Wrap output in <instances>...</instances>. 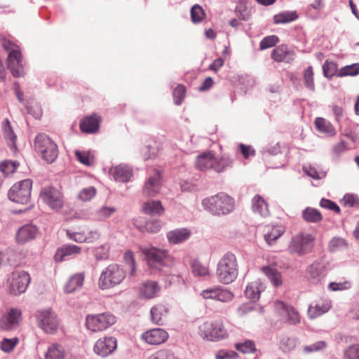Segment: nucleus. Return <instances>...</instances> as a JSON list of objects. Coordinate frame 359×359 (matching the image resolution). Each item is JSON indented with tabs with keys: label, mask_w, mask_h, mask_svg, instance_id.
Segmentation results:
<instances>
[{
	"label": "nucleus",
	"mask_w": 359,
	"mask_h": 359,
	"mask_svg": "<svg viewBox=\"0 0 359 359\" xmlns=\"http://www.w3.org/2000/svg\"><path fill=\"white\" fill-rule=\"evenodd\" d=\"M203 208L213 215H226L235 208L234 199L224 193L207 197L201 202Z\"/></svg>",
	"instance_id": "1"
},
{
	"label": "nucleus",
	"mask_w": 359,
	"mask_h": 359,
	"mask_svg": "<svg viewBox=\"0 0 359 359\" xmlns=\"http://www.w3.org/2000/svg\"><path fill=\"white\" fill-rule=\"evenodd\" d=\"M216 274L219 282L223 284L231 283L237 278L238 265L235 255L227 252L219 259Z\"/></svg>",
	"instance_id": "2"
},
{
	"label": "nucleus",
	"mask_w": 359,
	"mask_h": 359,
	"mask_svg": "<svg viewBox=\"0 0 359 359\" xmlns=\"http://www.w3.org/2000/svg\"><path fill=\"white\" fill-rule=\"evenodd\" d=\"M126 278V271L118 264H110L101 273L98 285L102 290L119 285Z\"/></svg>",
	"instance_id": "3"
},
{
	"label": "nucleus",
	"mask_w": 359,
	"mask_h": 359,
	"mask_svg": "<svg viewBox=\"0 0 359 359\" xmlns=\"http://www.w3.org/2000/svg\"><path fill=\"white\" fill-rule=\"evenodd\" d=\"M198 334L210 341H219L228 337V332L221 320L205 321L198 326Z\"/></svg>",
	"instance_id": "4"
},
{
	"label": "nucleus",
	"mask_w": 359,
	"mask_h": 359,
	"mask_svg": "<svg viewBox=\"0 0 359 359\" xmlns=\"http://www.w3.org/2000/svg\"><path fill=\"white\" fill-rule=\"evenodd\" d=\"M36 324L44 332L55 334L59 327L60 320L57 314L50 308L41 309L35 313Z\"/></svg>",
	"instance_id": "5"
},
{
	"label": "nucleus",
	"mask_w": 359,
	"mask_h": 359,
	"mask_svg": "<svg viewBox=\"0 0 359 359\" xmlns=\"http://www.w3.org/2000/svg\"><path fill=\"white\" fill-rule=\"evenodd\" d=\"M34 147L47 163H53L57 157L58 150L55 142L45 134H39L34 141Z\"/></svg>",
	"instance_id": "6"
},
{
	"label": "nucleus",
	"mask_w": 359,
	"mask_h": 359,
	"mask_svg": "<svg viewBox=\"0 0 359 359\" xmlns=\"http://www.w3.org/2000/svg\"><path fill=\"white\" fill-rule=\"evenodd\" d=\"M29 274L25 271H13L8 278L6 287L8 292L13 295L25 293L30 283Z\"/></svg>",
	"instance_id": "7"
},
{
	"label": "nucleus",
	"mask_w": 359,
	"mask_h": 359,
	"mask_svg": "<svg viewBox=\"0 0 359 359\" xmlns=\"http://www.w3.org/2000/svg\"><path fill=\"white\" fill-rule=\"evenodd\" d=\"M313 237L309 233H299L293 236L289 243L290 254L303 256L311 252L313 247Z\"/></svg>",
	"instance_id": "8"
},
{
	"label": "nucleus",
	"mask_w": 359,
	"mask_h": 359,
	"mask_svg": "<svg viewBox=\"0 0 359 359\" xmlns=\"http://www.w3.org/2000/svg\"><path fill=\"white\" fill-rule=\"evenodd\" d=\"M142 251L148 265L158 270H161L163 266L168 265L171 262L168 252L165 250L150 247L144 248Z\"/></svg>",
	"instance_id": "9"
},
{
	"label": "nucleus",
	"mask_w": 359,
	"mask_h": 359,
	"mask_svg": "<svg viewBox=\"0 0 359 359\" xmlns=\"http://www.w3.org/2000/svg\"><path fill=\"white\" fill-rule=\"evenodd\" d=\"M32 182L29 179L15 184L8 191L11 201L21 204H27L31 197Z\"/></svg>",
	"instance_id": "10"
},
{
	"label": "nucleus",
	"mask_w": 359,
	"mask_h": 359,
	"mask_svg": "<svg viewBox=\"0 0 359 359\" xmlns=\"http://www.w3.org/2000/svg\"><path fill=\"white\" fill-rule=\"evenodd\" d=\"M116 317L108 312L88 315L86 318L87 328L92 332L105 330L116 323Z\"/></svg>",
	"instance_id": "11"
},
{
	"label": "nucleus",
	"mask_w": 359,
	"mask_h": 359,
	"mask_svg": "<svg viewBox=\"0 0 359 359\" xmlns=\"http://www.w3.org/2000/svg\"><path fill=\"white\" fill-rule=\"evenodd\" d=\"M40 198L52 210L57 211L63 207V195L55 187H43L41 191Z\"/></svg>",
	"instance_id": "12"
},
{
	"label": "nucleus",
	"mask_w": 359,
	"mask_h": 359,
	"mask_svg": "<svg viewBox=\"0 0 359 359\" xmlns=\"http://www.w3.org/2000/svg\"><path fill=\"white\" fill-rule=\"evenodd\" d=\"M201 296L204 299H212L223 303L230 302L234 298L233 292L221 286H215L203 290L201 292Z\"/></svg>",
	"instance_id": "13"
},
{
	"label": "nucleus",
	"mask_w": 359,
	"mask_h": 359,
	"mask_svg": "<svg viewBox=\"0 0 359 359\" xmlns=\"http://www.w3.org/2000/svg\"><path fill=\"white\" fill-rule=\"evenodd\" d=\"M274 309L283 320L292 325L300 322V316L298 312L292 306L287 305L281 301H276L274 303Z\"/></svg>",
	"instance_id": "14"
},
{
	"label": "nucleus",
	"mask_w": 359,
	"mask_h": 359,
	"mask_svg": "<svg viewBox=\"0 0 359 359\" xmlns=\"http://www.w3.org/2000/svg\"><path fill=\"white\" fill-rule=\"evenodd\" d=\"M117 341L113 337L106 336L99 339L93 346V351L101 357H107L116 348Z\"/></svg>",
	"instance_id": "15"
},
{
	"label": "nucleus",
	"mask_w": 359,
	"mask_h": 359,
	"mask_svg": "<svg viewBox=\"0 0 359 359\" xmlns=\"http://www.w3.org/2000/svg\"><path fill=\"white\" fill-rule=\"evenodd\" d=\"M21 315L20 309L17 308L11 309L0 318V328L6 331L16 329L21 320Z\"/></svg>",
	"instance_id": "16"
},
{
	"label": "nucleus",
	"mask_w": 359,
	"mask_h": 359,
	"mask_svg": "<svg viewBox=\"0 0 359 359\" xmlns=\"http://www.w3.org/2000/svg\"><path fill=\"white\" fill-rule=\"evenodd\" d=\"M161 286L155 280H146L138 287L137 294L140 299L149 300L158 297Z\"/></svg>",
	"instance_id": "17"
},
{
	"label": "nucleus",
	"mask_w": 359,
	"mask_h": 359,
	"mask_svg": "<svg viewBox=\"0 0 359 359\" xmlns=\"http://www.w3.org/2000/svg\"><path fill=\"white\" fill-rule=\"evenodd\" d=\"M327 275V270L324 264L319 261H315L306 269V278L313 284L321 283Z\"/></svg>",
	"instance_id": "18"
},
{
	"label": "nucleus",
	"mask_w": 359,
	"mask_h": 359,
	"mask_svg": "<svg viewBox=\"0 0 359 359\" xmlns=\"http://www.w3.org/2000/svg\"><path fill=\"white\" fill-rule=\"evenodd\" d=\"M161 189V175L158 170H154L147 179L144 187L143 194L148 196H154L159 193Z\"/></svg>",
	"instance_id": "19"
},
{
	"label": "nucleus",
	"mask_w": 359,
	"mask_h": 359,
	"mask_svg": "<svg viewBox=\"0 0 359 359\" xmlns=\"http://www.w3.org/2000/svg\"><path fill=\"white\" fill-rule=\"evenodd\" d=\"M168 338V332L161 328L151 329L142 334V339L151 345H159Z\"/></svg>",
	"instance_id": "20"
},
{
	"label": "nucleus",
	"mask_w": 359,
	"mask_h": 359,
	"mask_svg": "<svg viewBox=\"0 0 359 359\" xmlns=\"http://www.w3.org/2000/svg\"><path fill=\"white\" fill-rule=\"evenodd\" d=\"M39 228L32 224L22 226L16 233V241L18 244L23 245L34 239L39 233Z\"/></svg>",
	"instance_id": "21"
},
{
	"label": "nucleus",
	"mask_w": 359,
	"mask_h": 359,
	"mask_svg": "<svg viewBox=\"0 0 359 359\" xmlns=\"http://www.w3.org/2000/svg\"><path fill=\"white\" fill-rule=\"evenodd\" d=\"M8 67L15 77H20L25 74L22 63V55L18 50H13L9 53Z\"/></svg>",
	"instance_id": "22"
},
{
	"label": "nucleus",
	"mask_w": 359,
	"mask_h": 359,
	"mask_svg": "<svg viewBox=\"0 0 359 359\" xmlns=\"http://www.w3.org/2000/svg\"><path fill=\"white\" fill-rule=\"evenodd\" d=\"M109 172L114 180L121 182H128L133 176L132 169L128 165L124 164L112 167Z\"/></svg>",
	"instance_id": "23"
},
{
	"label": "nucleus",
	"mask_w": 359,
	"mask_h": 359,
	"mask_svg": "<svg viewBox=\"0 0 359 359\" xmlns=\"http://www.w3.org/2000/svg\"><path fill=\"white\" fill-rule=\"evenodd\" d=\"M191 231L187 228H180L170 231L166 237L169 243L177 245L187 241L191 236Z\"/></svg>",
	"instance_id": "24"
},
{
	"label": "nucleus",
	"mask_w": 359,
	"mask_h": 359,
	"mask_svg": "<svg viewBox=\"0 0 359 359\" xmlns=\"http://www.w3.org/2000/svg\"><path fill=\"white\" fill-rule=\"evenodd\" d=\"M285 232L282 225H266L264 230V238L269 245H273Z\"/></svg>",
	"instance_id": "25"
},
{
	"label": "nucleus",
	"mask_w": 359,
	"mask_h": 359,
	"mask_svg": "<svg viewBox=\"0 0 359 359\" xmlns=\"http://www.w3.org/2000/svg\"><path fill=\"white\" fill-rule=\"evenodd\" d=\"M100 118L94 114L90 116L85 117L80 123L81 131L86 133H94L98 131Z\"/></svg>",
	"instance_id": "26"
},
{
	"label": "nucleus",
	"mask_w": 359,
	"mask_h": 359,
	"mask_svg": "<svg viewBox=\"0 0 359 359\" xmlns=\"http://www.w3.org/2000/svg\"><path fill=\"white\" fill-rule=\"evenodd\" d=\"M85 273L83 272L77 273L69 277L68 281L64 287L65 293H72L80 290L84 282Z\"/></svg>",
	"instance_id": "27"
},
{
	"label": "nucleus",
	"mask_w": 359,
	"mask_h": 359,
	"mask_svg": "<svg viewBox=\"0 0 359 359\" xmlns=\"http://www.w3.org/2000/svg\"><path fill=\"white\" fill-rule=\"evenodd\" d=\"M332 304L330 300H323L317 302L315 305H311L308 309V315L310 318H316L327 313L331 308Z\"/></svg>",
	"instance_id": "28"
},
{
	"label": "nucleus",
	"mask_w": 359,
	"mask_h": 359,
	"mask_svg": "<svg viewBox=\"0 0 359 359\" xmlns=\"http://www.w3.org/2000/svg\"><path fill=\"white\" fill-rule=\"evenodd\" d=\"M81 248L76 245H65L58 248L55 255L56 262H62L67 257L78 255L81 252Z\"/></svg>",
	"instance_id": "29"
},
{
	"label": "nucleus",
	"mask_w": 359,
	"mask_h": 359,
	"mask_svg": "<svg viewBox=\"0 0 359 359\" xmlns=\"http://www.w3.org/2000/svg\"><path fill=\"white\" fill-rule=\"evenodd\" d=\"M214 161V154L212 151L204 152L198 155L196 159V167L201 170H212Z\"/></svg>",
	"instance_id": "30"
},
{
	"label": "nucleus",
	"mask_w": 359,
	"mask_h": 359,
	"mask_svg": "<svg viewBox=\"0 0 359 359\" xmlns=\"http://www.w3.org/2000/svg\"><path fill=\"white\" fill-rule=\"evenodd\" d=\"M264 289V284L259 280H257L246 286L245 294L247 298L255 301L259 299L260 294Z\"/></svg>",
	"instance_id": "31"
},
{
	"label": "nucleus",
	"mask_w": 359,
	"mask_h": 359,
	"mask_svg": "<svg viewBox=\"0 0 359 359\" xmlns=\"http://www.w3.org/2000/svg\"><path fill=\"white\" fill-rule=\"evenodd\" d=\"M294 52L290 50L286 45H280L274 48L271 53V57L276 62L293 60Z\"/></svg>",
	"instance_id": "32"
},
{
	"label": "nucleus",
	"mask_w": 359,
	"mask_h": 359,
	"mask_svg": "<svg viewBox=\"0 0 359 359\" xmlns=\"http://www.w3.org/2000/svg\"><path fill=\"white\" fill-rule=\"evenodd\" d=\"M142 210L147 215L161 216L164 213L165 209L160 201L149 200L143 203Z\"/></svg>",
	"instance_id": "33"
},
{
	"label": "nucleus",
	"mask_w": 359,
	"mask_h": 359,
	"mask_svg": "<svg viewBox=\"0 0 359 359\" xmlns=\"http://www.w3.org/2000/svg\"><path fill=\"white\" fill-rule=\"evenodd\" d=\"M168 309L162 304H158L151 307V321L157 325H163V318L166 316Z\"/></svg>",
	"instance_id": "34"
},
{
	"label": "nucleus",
	"mask_w": 359,
	"mask_h": 359,
	"mask_svg": "<svg viewBox=\"0 0 359 359\" xmlns=\"http://www.w3.org/2000/svg\"><path fill=\"white\" fill-rule=\"evenodd\" d=\"M252 209L254 213L262 217H267L269 215L268 204L260 196L257 195L252 199Z\"/></svg>",
	"instance_id": "35"
},
{
	"label": "nucleus",
	"mask_w": 359,
	"mask_h": 359,
	"mask_svg": "<svg viewBox=\"0 0 359 359\" xmlns=\"http://www.w3.org/2000/svg\"><path fill=\"white\" fill-rule=\"evenodd\" d=\"M233 165L232 158L228 155H222L220 158H216L214 156V161L212 170L217 173L225 171L228 168Z\"/></svg>",
	"instance_id": "36"
},
{
	"label": "nucleus",
	"mask_w": 359,
	"mask_h": 359,
	"mask_svg": "<svg viewBox=\"0 0 359 359\" xmlns=\"http://www.w3.org/2000/svg\"><path fill=\"white\" fill-rule=\"evenodd\" d=\"M66 356V351L61 344H53L48 346L45 359H65Z\"/></svg>",
	"instance_id": "37"
},
{
	"label": "nucleus",
	"mask_w": 359,
	"mask_h": 359,
	"mask_svg": "<svg viewBox=\"0 0 359 359\" xmlns=\"http://www.w3.org/2000/svg\"><path fill=\"white\" fill-rule=\"evenodd\" d=\"M261 270L274 286L278 287L282 285L281 274L276 269L270 266H265L262 267Z\"/></svg>",
	"instance_id": "38"
},
{
	"label": "nucleus",
	"mask_w": 359,
	"mask_h": 359,
	"mask_svg": "<svg viewBox=\"0 0 359 359\" xmlns=\"http://www.w3.org/2000/svg\"><path fill=\"white\" fill-rule=\"evenodd\" d=\"M314 123L316 129L320 133L329 136H334L336 134V130L332 124L323 118H316Z\"/></svg>",
	"instance_id": "39"
},
{
	"label": "nucleus",
	"mask_w": 359,
	"mask_h": 359,
	"mask_svg": "<svg viewBox=\"0 0 359 359\" xmlns=\"http://www.w3.org/2000/svg\"><path fill=\"white\" fill-rule=\"evenodd\" d=\"M2 131L4 136L11 147H15L17 137L14 133L9 121L6 118L2 123Z\"/></svg>",
	"instance_id": "40"
},
{
	"label": "nucleus",
	"mask_w": 359,
	"mask_h": 359,
	"mask_svg": "<svg viewBox=\"0 0 359 359\" xmlns=\"http://www.w3.org/2000/svg\"><path fill=\"white\" fill-rule=\"evenodd\" d=\"M298 18L296 11H285L279 13L273 16L275 24H285L293 22Z\"/></svg>",
	"instance_id": "41"
},
{
	"label": "nucleus",
	"mask_w": 359,
	"mask_h": 359,
	"mask_svg": "<svg viewBox=\"0 0 359 359\" xmlns=\"http://www.w3.org/2000/svg\"><path fill=\"white\" fill-rule=\"evenodd\" d=\"M302 217L306 222L318 223L323 219V216L317 209L308 207L302 212Z\"/></svg>",
	"instance_id": "42"
},
{
	"label": "nucleus",
	"mask_w": 359,
	"mask_h": 359,
	"mask_svg": "<svg viewBox=\"0 0 359 359\" xmlns=\"http://www.w3.org/2000/svg\"><path fill=\"white\" fill-rule=\"evenodd\" d=\"M352 283L346 279L340 280L339 281H333L328 284L327 289L331 292H341L351 289Z\"/></svg>",
	"instance_id": "43"
},
{
	"label": "nucleus",
	"mask_w": 359,
	"mask_h": 359,
	"mask_svg": "<svg viewBox=\"0 0 359 359\" xmlns=\"http://www.w3.org/2000/svg\"><path fill=\"white\" fill-rule=\"evenodd\" d=\"M97 194V190L94 187H88L82 189L77 194V199L82 202L91 201Z\"/></svg>",
	"instance_id": "44"
},
{
	"label": "nucleus",
	"mask_w": 359,
	"mask_h": 359,
	"mask_svg": "<svg viewBox=\"0 0 359 359\" xmlns=\"http://www.w3.org/2000/svg\"><path fill=\"white\" fill-rule=\"evenodd\" d=\"M304 84L309 90L314 91L313 70L311 66L308 67L304 72Z\"/></svg>",
	"instance_id": "45"
},
{
	"label": "nucleus",
	"mask_w": 359,
	"mask_h": 359,
	"mask_svg": "<svg viewBox=\"0 0 359 359\" xmlns=\"http://www.w3.org/2000/svg\"><path fill=\"white\" fill-rule=\"evenodd\" d=\"M191 269L195 276H205L209 273L208 268L198 260L192 262Z\"/></svg>",
	"instance_id": "46"
},
{
	"label": "nucleus",
	"mask_w": 359,
	"mask_h": 359,
	"mask_svg": "<svg viewBox=\"0 0 359 359\" xmlns=\"http://www.w3.org/2000/svg\"><path fill=\"white\" fill-rule=\"evenodd\" d=\"M77 160L83 165L90 166L94 163V156L90 151H76Z\"/></svg>",
	"instance_id": "47"
},
{
	"label": "nucleus",
	"mask_w": 359,
	"mask_h": 359,
	"mask_svg": "<svg viewBox=\"0 0 359 359\" xmlns=\"http://www.w3.org/2000/svg\"><path fill=\"white\" fill-rule=\"evenodd\" d=\"M359 74V63L346 65L340 69L338 75L339 76H356Z\"/></svg>",
	"instance_id": "48"
},
{
	"label": "nucleus",
	"mask_w": 359,
	"mask_h": 359,
	"mask_svg": "<svg viewBox=\"0 0 359 359\" xmlns=\"http://www.w3.org/2000/svg\"><path fill=\"white\" fill-rule=\"evenodd\" d=\"M18 339L13 337L11 339L4 338L0 343V348L4 353H10L18 344Z\"/></svg>",
	"instance_id": "49"
},
{
	"label": "nucleus",
	"mask_w": 359,
	"mask_h": 359,
	"mask_svg": "<svg viewBox=\"0 0 359 359\" xmlns=\"http://www.w3.org/2000/svg\"><path fill=\"white\" fill-rule=\"evenodd\" d=\"M116 211L114 207L102 206L98 209L95 212V216L97 220L102 221L109 217Z\"/></svg>",
	"instance_id": "50"
},
{
	"label": "nucleus",
	"mask_w": 359,
	"mask_h": 359,
	"mask_svg": "<svg viewBox=\"0 0 359 359\" xmlns=\"http://www.w3.org/2000/svg\"><path fill=\"white\" fill-rule=\"evenodd\" d=\"M191 18L194 23L201 22L205 18L204 11L200 6L194 5L191 9Z\"/></svg>",
	"instance_id": "51"
},
{
	"label": "nucleus",
	"mask_w": 359,
	"mask_h": 359,
	"mask_svg": "<svg viewBox=\"0 0 359 359\" xmlns=\"http://www.w3.org/2000/svg\"><path fill=\"white\" fill-rule=\"evenodd\" d=\"M83 236L86 238V243H92L98 240L100 236V233L98 230L90 229L89 228H84L81 229Z\"/></svg>",
	"instance_id": "52"
},
{
	"label": "nucleus",
	"mask_w": 359,
	"mask_h": 359,
	"mask_svg": "<svg viewBox=\"0 0 359 359\" xmlns=\"http://www.w3.org/2000/svg\"><path fill=\"white\" fill-rule=\"evenodd\" d=\"M303 170L308 176L315 180H320L326 176V172L318 171L316 168L311 165L304 166Z\"/></svg>",
	"instance_id": "53"
},
{
	"label": "nucleus",
	"mask_w": 359,
	"mask_h": 359,
	"mask_svg": "<svg viewBox=\"0 0 359 359\" xmlns=\"http://www.w3.org/2000/svg\"><path fill=\"white\" fill-rule=\"evenodd\" d=\"M327 346V343L325 341H318L311 345L304 346L303 351L304 353H311L323 350Z\"/></svg>",
	"instance_id": "54"
},
{
	"label": "nucleus",
	"mask_w": 359,
	"mask_h": 359,
	"mask_svg": "<svg viewBox=\"0 0 359 359\" xmlns=\"http://www.w3.org/2000/svg\"><path fill=\"white\" fill-rule=\"evenodd\" d=\"M18 163L13 161H4L0 164V170L5 176L13 174L17 169Z\"/></svg>",
	"instance_id": "55"
},
{
	"label": "nucleus",
	"mask_w": 359,
	"mask_h": 359,
	"mask_svg": "<svg viewBox=\"0 0 359 359\" xmlns=\"http://www.w3.org/2000/svg\"><path fill=\"white\" fill-rule=\"evenodd\" d=\"M147 359H175V357L172 351L161 349L151 355Z\"/></svg>",
	"instance_id": "56"
},
{
	"label": "nucleus",
	"mask_w": 359,
	"mask_h": 359,
	"mask_svg": "<svg viewBox=\"0 0 359 359\" xmlns=\"http://www.w3.org/2000/svg\"><path fill=\"white\" fill-rule=\"evenodd\" d=\"M296 344V339L288 337H283L280 341V346L281 349L285 352L293 350L295 348Z\"/></svg>",
	"instance_id": "57"
},
{
	"label": "nucleus",
	"mask_w": 359,
	"mask_h": 359,
	"mask_svg": "<svg viewBox=\"0 0 359 359\" xmlns=\"http://www.w3.org/2000/svg\"><path fill=\"white\" fill-rule=\"evenodd\" d=\"M161 229L160 220H150L146 222L143 227L142 231H147L151 233L158 232Z\"/></svg>",
	"instance_id": "58"
},
{
	"label": "nucleus",
	"mask_w": 359,
	"mask_h": 359,
	"mask_svg": "<svg viewBox=\"0 0 359 359\" xmlns=\"http://www.w3.org/2000/svg\"><path fill=\"white\" fill-rule=\"evenodd\" d=\"M344 359H359V344H353L344 351Z\"/></svg>",
	"instance_id": "59"
},
{
	"label": "nucleus",
	"mask_w": 359,
	"mask_h": 359,
	"mask_svg": "<svg viewBox=\"0 0 359 359\" xmlns=\"http://www.w3.org/2000/svg\"><path fill=\"white\" fill-rule=\"evenodd\" d=\"M279 41L278 37L275 35H271L264 37L259 43L261 50H264L274 46Z\"/></svg>",
	"instance_id": "60"
},
{
	"label": "nucleus",
	"mask_w": 359,
	"mask_h": 359,
	"mask_svg": "<svg viewBox=\"0 0 359 359\" xmlns=\"http://www.w3.org/2000/svg\"><path fill=\"white\" fill-rule=\"evenodd\" d=\"M186 93L185 87L178 85L173 90L174 102L176 105L182 104Z\"/></svg>",
	"instance_id": "61"
},
{
	"label": "nucleus",
	"mask_w": 359,
	"mask_h": 359,
	"mask_svg": "<svg viewBox=\"0 0 359 359\" xmlns=\"http://www.w3.org/2000/svg\"><path fill=\"white\" fill-rule=\"evenodd\" d=\"M67 236L69 239L78 243H86V238L84 237L83 233L81 230L79 231H73L72 230H67L66 231Z\"/></svg>",
	"instance_id": "62"
},
{
	"label": "nucleus",
	"mask_w": 359,
	"mask_h": 359,
	"mask_svg": "<svg viewBox=\"0 0 359 359\" xmlns=\"http://www.w3.org/2000/svg\"><path fill=\"white\" fill-rule=\"evenodd\" d=\"M323 72L325 77H332L337 72V65L334 62L325 61L323 65Z\"/></svg>",
	"instance_id": "63"
},
{
	"label": "nucleus",
	"mask_w": 359,
	"mask_h": 359,
	"mask_svg": "<svg viewBox=\"0 0 359 359\" xmlns=\"http://www.w3.org/2000/svg\"><path fill=\"white\" fill-rule=\"evenodd\" d=\"M238 353L233 351L220 350L215 354V359H236Z\"/></svg>",
	"instance_id": "64"
}]
</instances>
